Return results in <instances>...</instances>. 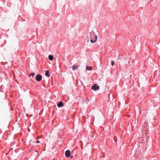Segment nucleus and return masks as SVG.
Masks as SVG:
<instances>
[{
  "label": "nucleus",
  "mask_w": 160,
  "mask_h": 160,
  "mask_svg": "<svg viewBox=\"0 0 160 160\" xmlns=\"http://www.w3.org/2000/svg\"><path fill=\"white\" fill-rule=\"evenodd\" d=\"M90 42H91L93 43L96 42L97 39V35L95 34L93 32H90Z\"/></svg>",
  "instance_id": "f257e3e1"
},
{
  "label": "nucleus",
  "mask_w": 160,
  "mask_h": 160,
  "mask_svg": "<svg viewBox=\"0 0 160 160\" xmlns=\"http://www.w3.org/2000/svg\"><path fill=\"white\" fill-rule=\"evenodd\" d=\"M45 75L47 77H49L50 76V75L49 74V71L48 70L46 71Z\"/></svg>",
  "instance_id": "0eeeda50"
},
{
  "label": "nucleus",
  "mask_w": 160,
  "mask_h": 160,
  "mask_svg": "<svg viewBox=\"0 0 160 160\" xmlns=\"http://www.w3.org/2000/svg\"><path fill=\"white\" fill-rule=\"evenodd\" d=\"M63 102L61 101L59 102L57 104L59 108L63 106Z\"/></svg>",
  "instance_id": "39448f33"
},
{
  "label": "nucleus",
  "mask_w": 160,
  "mask_h": 160,
  "mask_svg": "<svg viewBox=\"0 0 160 160\" xmlns=\"http://www.w3.org/2000/svg\"><path fill=\"white\" fill-rule=\"evenodd\" d=\"M35 75V73H31L29 74V76H30L31 75L32 77H33Z\"/></svg>",
  "instance_id": "9d476101"
},
{
  "label": "nucleus",
  "mask_w": 160,
  "mask_h": 160,
  "mask_svg": "<svg viewBox=\"0 0 160 160\" xmlns=\"http://www.w3.org/2000/svg\"><path fill=\"white\" fill-rule=\"evenodd\" d=\"M114 62L113 61H111V64H112V65H114Z\"/></svg>",
  "instance_id": "9b49d317"
},
{
  "label": "nucleus",
  "mask_w": 160,
  "mask_h": 160,
  "mask_svg": "<svg viewBox=\"0 0 160 160\" xmlns=\"http://www.w3.org/2000/svg\"><path fill=\"white\" fill-rule=\"evenodd\" d=\"M39 142H39V140H37L36 141V142L37 143H39Z\"/></svg>",
  "instance_id": "f8f14e48"
},
{
  "label": "nucleus",
  "mask_w": 160,
  "mask_h": 160,
  "mask_svg": "<svg viewBox=\"0 0 160 160\" xmlns=\"http://www.w3.org/2000/svg\"><path fill=\"white\" fill-rule=\"evenodd\" d=\"M73 158V156H71V158Z\"/></svg>",
  "instance_id": "ddd939ff"
},
{
  "label": "nucleus",
  "mask_w": 160,
  "mask_h": 160,
  "mask_svg": "<svg viewBox=\"0 0 160 160\" xmlns=\"http://www.w3.org/2000/svg\"><path fill=\"white\" fill-rule=\"evenodd\" d=\"M91 88L92 89L95 91L97 90H99V87L97 86V84H94L93 86Z\"/></svg>",
  "instance_id": "f03ea898"
},
{
  "label": "nucleus",
  "mask_w": 160,
  "mask_h": 160,
  "mask_svg": "<svg viewBox=\"0 0 160 160\" xmlns=\"http://www.w3.org/2000/svg\"><path fill=\"white\" fill-rule=\"evenodd\" d=\"M78 68V67L77 65H73L72 67V68L73 70H74L75 69H77Z\"/></svg>",
  "instance_id": "6e6552de"
},
{
  "label": "nucleus",
  "mask_w": 160,
  "mask_h": 160,
  "mask_svg": "<svg viewBox=\"0 0 160 160\" xmlns=\"http://www.w3.org/2000/svg\"><path fill=\"white\" fill-rule=\"evenodd\" d=\"M48 58L49 60L51 61L53 59V56L51 55H49Z\"/></svg>",
  "instance_id": "1a4fd4ad"
},
{
  "label": "nucleus",
  "mask_w": 160,
  "mask_h": 160,
  "mask_svg": "<svg viewBox=\"0 0 160 160\" xmlns=\"http://www.w3.org/2000/svg\"><path fill=\"white\" fill-rule=\"evenodd\" d=\"M86 68L88 70H91L92 69V67L91 66H87L86 67Z\"/></svg>",
  "instance_id": "423d86ee"
},
{
  "label": "nucleus",
  "mask_w": 160,
  "mask_h": 160,
  "mask_svg": "<svg viewBox=\"0 0 160 160\" xmlns=\"http://www.w3.org/2000/svg\"><path fill=\"white\" fill-rule=\"evenodd\" d=\"M70 152L69 150L66 151L65 152V156L67 157H69L70 156Z\"/></svg>",
  "instance_id": "20e7f679"
},
{
  "label": "nucleus",
  "mask_w": 160,
  "mask_h": 160,
  "mask_svg": "<svg viewBox=\"0 0 160 160\" xmlns=\"http://www.w3.org/2000/svg\"><path fill=\"white\" fill-rule=\"evenodd\" d=\"M88 101H89L88 99Z\"/></svg>",
  "instance_id": "4468645a"
},
{
  "label": "nucleus",
  "mask_w": 160,
  "mask_h": 160,
  "mask_svg": "<svg viewBox=\"0 0 160 160\" xmlns=\"http://www.w3.org/2000/svg\"><path fill=\"white\" fill-rule=\"evenodd\" d=\"M35 79L37 81H39L42 80V76L40 74H38L36 76Z\"/></svg>",
  "instance_id": "7ed1b4c3"
}]
</instances>
